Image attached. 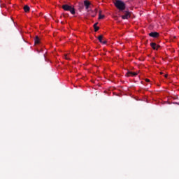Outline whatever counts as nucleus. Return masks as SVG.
I'll return each mask as SVG.
<instances>
[{"label": "nucleus", "instance_id": "15", "mask_svg": "<svg viewBox=\"0 0 179 179\" xmlns=\"http://www.w3.org/2000/svg\"><path fill=\"white\" fill-rule=\"evenodd\" d=\"M101 44H107V41H102Z\"/></svg>", "mask_w": 179, "mask_h": 179}, {"label": "nucleus", "instance_id": "17", "mask_svg": "<svg viewBox=\"0 0 179 179\" xmlns=\"http://www.w3.org/2000/svg\"><path fill=\"white\" fill-rule=\"evenodd\" d=\"M64 57L66 59H69V57H68V55H64Z\"/></svg>", "mask_w": 179, "mask_h": 179}, {"label": "nucleus", "instance_id": "10", "mask_svg": "<svg viewBox=\"0 0 179 179\" xmlns=\"http://www.w3.org/2000/svg\"><path fill=\"white\" fill-rule=\"evenodd\" d=\"M69 12H71V15H75V8L70 7V10H69Z\"/></svg>", "mask_w": 179, "mask_h": 179}, {"label": "nucleus", "instance_id": "7", "mask_svg": "<svg viewBox=\"0 0 179 179\" xmlns=\"http://www.w3.org/2000/svg\"><path fill=\"white\" fill-rule=\"evenodd\" d=\"M90 15H91L92 17H94L96 15H97V8H96L94 10H91Z\"/></svg>", "mask_w": 179, "mask_h": 179}, {"label": "nucleus", "instance_id": "20", "mask_svg": "<svg viewBox=\"0 0 179 179\" xmlns=\"http://www.w3.org/2000/svg\"><path fill=\"white\" fill-rule=\"evenodd\" d=\"M173 104H177L178 106H179V103L178 102H173Z\"/></svg>", "mask_w": 179, "mask_h": 179}, {"label": "nucleus", "instance_id": "11", "mask_svg": "<svg viewBox=\"0 0 179 179\" xmlns=\"http://www.w3.org/2000/svg\"><path fill=\"white\" fill-rule=\"evenodd\" d=\"M156 43H150V46L152 47V48H153L154 50H157V48H156Z\"/></svg>", "mask_w": 179, "mask_h": 179}, {"label": "nucleus", "instance_id": "12", "mask_svg": "<svg viewBox=\"0 0 179 179\" xmlns=\"http://www.w3.org/2000/svg\"><path fill=\"white\" fill-rule=\"evenodd\" d=\"M97 38H98L99 43H103V35H100L99 36H98Z\"/></svg>", "mask_w": 179, "mask_h": 179}, {"label": "nucleus", "instance_id": "14", "mask_svg": "<svg viewBox=\"0 0 179 179\" xmlns=\"http://www.w3.org/2000/svg\"><path fill=\"white\" fill-rule=\"evenodd\" d=\"M100 28L99 27H95L94 28V31H99V29Z\"/></svg>", "mask_w": 179, "mask_h": 179}, {"label": "nucleus", "instance_id": "13", "mask_svg": "<svg viewBox=\"0 0 179 179\" xmlns=\"http://www.w3.org/2000/svg\"><path fill=\"white\" fill-rule=\"evenodd\" d=\"M104 18V15H101V11L99 12V19H103Z\"/></svg>", "mask_w": 179, "mask_h": 179}, {"label": "nucleus", "instance_id": "5", "mask_svg": "<svg viewBox=\"0 0 179 179\" xmlns=\"http://www.w3.org/2000/svg\"><path fill=\"white\" fill-rule=\"evenodd\" d=\"M84 5L85 6V9H87V10L89 9V7L91 5L90 1H89L87 0L84 1Z\"/></svg>", "mask_w": 179, "mask_h": 179}, {"label": "nucleus", "instance_id": "19", "mask_svg": "<svg viewBox=\"0 0 179 179\" xmlns=\"http://www.w3.org/2000/svg\"><path fill=\"white\" fill-rule=\"evenodd\" d=\"M145 82H150V80H149V79H145Z\"/></svg>", "mask_w": 179, "mask_h": 179}, {"label": "nucleus", "instance_id": "21", "mask_svg": "<svg viewBox=\"0 0 179 179\" xmlns=\"http://www.w3.org/2000/svg\"><path fill=\"white\" fill-rule=\"evenodd\" d=\"M164 78H167V74H166V75L164 76Z\"/></svg>", "mask_w": 179, "mask_h": 179}, {"label": "nucleus", "instance_id": "9", "mask_svg": "<svg viewBox=\"0 0 179 179\" xmlns=\"http://www.w3.org/2000/svg\"><path fill=\"white\" fill-rule=\"evenodd\" d=\"M24 12H29L30 11V7H29V6H24Z\"/></svg>", "mask_w": 179, "mask_h": 179}, {"label": "nucleus", "instance_id": "8", "mask_svg": "<svg viewBox=\"0 0 179 179\" xmlns=\"http://www.w3.org/2000/svg\"><path fill=\"white\" fill-rule=\"evenodd\" d=\"M35 44H40V38L38 36H36L34 39Z\"/></svg>", "mask_w": 179, "mask_h": 179}, {"label": "nucleus", "instance_id": "18", "mask_svg": "<svg viewBox=\"0 0 179 179\" xmlns=\"http://www.w3.org/2000/svg\"><path fill=\"white\" fill-rule=\"evenodd\" d=\"M159 47H160L159 45H156V48H157V49H155V50H159Z\"/></svg>", "mask_w": 179, "mask_h": 179}, {"label": "nucleus", "instance_id": "3", "mask_svg": "<svg viewBox=\"0 0 179 179\" xmlns=\"http://www.w3.org/2000/svg\"><path fill=\"white\" fill-rule=\"evenodd\" d=\"M150 37H152L153 38H157L160 34L157 32H150L149 34Z\"/></svg>", "mask_w": 179, "mask_h": 179}, {"label": "nucleus", "instance_id": "2", "mask_svg": "<svg viewBox=\"0 0 179 179\" xmlns=\"http://www.w3.org/2000/svg\"><path fill=\"white\" fill-rule=\"evenodd\" d=\"M124 15H122V19H129L131 17V13L129 11H124L123 12Z\"/></svg>", "mask_w": 179, "mask_h": 179}, {"label": "nucleus", "instance_id": "16", "mask_svg": "<svg viewBox=\"0 0 179 179\" xmlns=\"http://www.w3.org/2000/svg\"><path fill=\"white\" fill-rule=\"evenodd\" d=\"M97 24H99V22H96L94 24V29H95V27H97Z\"/></svg>", "mask_w": 179, "mask_h": 179}, {"label": "nucleus", "instance_id": "1", "mask_svg": "<svg viewBox=\"0 0 179 179\" xmlns=\"http://www.w3.org/2000/svg\"><path fill=\"white\" fill-rule=\"evenodd\" d=\"M114 5L119 10H125V3L121 0H115Z\"/></svg>", "mask_w": 179, "mask_h": 179}, {"label": "nucleus", "instance_id": "6", "mask_svg": "<svg viewBox=\"0 0 179 179\" xmlns=\"http://www.w3.org/2000/svg\"><path fill=\"white\" fill-rule=\"evenodd\" d=\"M71 7L69 5L67 4H64L62 6V9H64V10H71Z\"/></svg>", "mask_w": 179, "mask_h": 179}, {"label": "nucleus", "instance_id": "4", "mask_svg": "<svg viewBox=\"0 0 179 179\" xmlns=\"http://www.w3.org/2000/svg\"><path fill=\"white\" fill-rule=\"evenodd\" d=\"M136 75H138V73L132 72V71H128L126 73V76H127V77H129V76H136Z\"/></svg>", "mask_w": 179, "mask_h": 179}]
</instances>
